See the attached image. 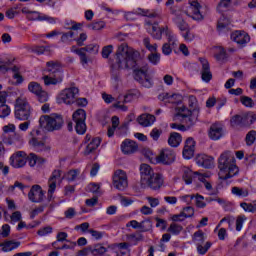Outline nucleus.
<instances>
[{
    "label": "nucleus",
    "instance_id": "nucleus-14",
    "mask_svg": "<svg viewBox=\"0 0 256 256\" xmlns=\"http://www.w3.org/2000/svg\"><path fill=\"white\" fill-rule=\"evenodd\" d=\"M231 39L240 47H246L247 43L251 41V36L245 31L237 30L231 33Z\"/></svg>",
    "mask_w": 256,
    "mask_h": 256
},
{
    "label": "nucleus",
    "instance_id": "nucleus-35",
    "mask_svg": "<svg viewBox=\"0 0 256 256\" xmlns=\"http://www.w3.org/2000/svg\"><path fill=\"white\" fill-rule=\"evenodd\" d=\"M44 85H57V83H61L63 81V76H52V75H45L43 77Z\"/></svg>",
    "mask_w": 256,
    "mask_h": 256
},
{
    "label": "nucleus",
    "instance_id": "nucleus-42",
    "mask_svg": "<svg viewBox=\"0 0 256 256\" xmlns=\"http://www.w3.org/2000/svg\"><path fill=\"white\" fill-rule=\"evenodd\" d=\"M153 229V222L150 219H146L140 222V233H147Z\"/></svg>",
    "mask_w": 256,
    "mask_h": 256
},
{
    "label": "nucleus",
    "instance_id": "nucleus-55",
    "mask_svg": "<svg viewBox=\"0 0 256 256\" xmlns=\"http://www.w3.org/2000/svg\"><path fill=\"white\" fill-rule=\"evenodd\" d=\"M148 60L152 65H157L161 61V54L159 53H151L148 55Z\"/></svg>",
    "mask_w": 256,
    "mask_h": 256
},
{
    "label": "nucleus",
    "instance_id": "nucleus-43",
    "mask_svg": "<svg viewBox=\"0 0 256 256\" xmlns=\"http://www.w3.org/2000/svg\"><path fill=\"white\" fill-rule=\"evenodd\" d=\"M42 90L43 88L41 87L40 83L30 82L28 84V91H30V93H33L34 95L41 93Z\"/></svg>",
    "mask_w": 256,
    "mask_h": 256
},
{
    "label": "nucleus",
    "instance_id": "nucleus-26",
    "mask_svg": "<svg viewBox=\"0 0 256 256\" xmlns=\"http://www.w3.org/2000/svg\"><path fill=\"white\" fill-rule=\"evenodd\" d=\"M26 18L28 21H48V23H55V18L41 14L37 11H32L29 15L26 16Z\"/></svg>",
    "mask_w": 256,
    "mask_h": 256
},
{
    "label": "nucleus",
    "instance_id": "nucleus-20",
    "mask_svg": "<svg viewBox=\"0 0 256 256\" xmlns=\"http://www.w3.org/2000/svg\"><path fill=\"white\" fill-rule=\"evenodd\" d=\"M189 4L192 14H188V17H191L194 21H203L204 17L201 14V4L197 0H190Z\"/></svg>",
    "mask_w": 256,
    "mask_h": 256
},
{
    "label": "nucleus",
    "instance_id": "nucleus-45",
    "mask_svg": "<svg viewBox=\"0 0 256 256\" xmlns=\"http://www.w3.org/2000/svg\"><path fill=\"white\" fill-rule=\"evenodd\" d=\"M90 251L94 256L105 255V253H107V248H105V246H101L100 244H97L94 246L93 249H90Z\"/></svg>",
    "mask_w": 256,
    "mask_h": 256
},
{
    "label": "nucleus",
    "instance_id": "nucleus-12",
    "mask_svg": "<svg viewBox=\"0 0 256 256\" xmlns=\"http://www.w3.org/2000/svg\"><path fill=\"white\" fill-rule=\"evenodd\" d=\"M175 151L165 148L162 149L160 154L156 157L158 163H162L163 165H171V163L175 162Z\"/></svg>",
    "mask_w": 256,
    "mask_h": 256
},
{
    "label": "nucleus",
    "instance_id": "nucleus-60",
    "mask_svg": "<svg viewBox=\"0 0 256 256\" xmlns=\"http://www.w3.org/2000/svg\"><path fill=\"white\" fill-rule=\"evenodd\" d=\"M36 96L38 97V101L40 103H47V101H49V94H47V92L44 90L40 91V93L36 94Z\"/></svg>",
    "mask_w": 256,
    "mask_h": 256
},
{
    "label": "nucleus",
    "instance_id": "nucleus-18",
    "mask_svg": "<svg viewBox=\"0 0 256 256\" xmlns=\"http://www.w3.org/2000/svg\"><path fill=\"white\" fill-rule=\"evenodd\" d=\"M236 163L237 160L235 159V157H232L230 161L226 160V180L233 179V177H237V175H239V167Z\"/></svg>",
    "mask_w": 256,
    "mask_h": 256
},
{
    "label": "nucleus",
    "instance_id": "nucleus-48",
    "mask_svg": "<svg viewBox=\"0 0 256 256\" xmlns=\"http://www.w3.org/2000/svg\"><path fill=\"white\" fill-rule=\"evenodd\" d=\"M11 115V108L7 104H0V117L5 119Z\"/></svg>",
    "mask_w": 256,
    "mask_h": 256
},
{
    "label": "nucleus",
    "instance_id": "nucleus-5",
    "mask_svg": "<svg viewBox=\"0 0 256 256\" xmlns=\"http://www.w3.org/2000/svg\"><path fill=\"white\" fill-rule=\"evenodd\" d=\"M144 23L148 33L153 37V39H157L158 41L163 39V33L167 31L168 26L159 27V21L151 19H145Z\"/></svg>",
    "mask_w": 256,
    "mask_h": 256
},
{
    "label": "nucleus",
    "instance_id": "nucleus-51",
    "mask_svg": "<svg viewBox=\"0 0 256 256\" xmlns=\"http://www.w3.org/2000/svg\"><path fill=\"white\" fill-rule=\"evenodd\" d=\"M232 193H233V195H236L237 197H248L249 196V191L244 190L239 187H233Z\"/></svg>",
    "mask_w": 256,
    "mask_h": 256
},
{
    "label": "nucleus",
    "instance_id": "nucleus-38",
    "mask_svg": "<svg viewBox=\"0 0 256 256\" xmlns=\"http://www.w3.org/2000/svg\"><path fill=\"white\" fill-rule=\"evenodd\" d=\"M173 21L180 31H189V24L185 22V19L180 14L176 15Z\"/></svg>",
    "mask_w": 256,
    "mask_h": 256
},
{
    "label": "nucleus",
    "instance_id": "nucleus-54",
    "mask_svg": "<svg viewBox=\"0 0 256 256\" xmlns=\"http://www.w3.org/2000/svg\"><path fill=\"white\" fill-rule=\"evenodd\" d=\"M209 249H211V242H206L205 246H203V244L197 246V252L199 255H205Z\"/></svg>",
    "mask_w": 256,
    "mask_h": 256
},
{
    "label": "nucleus",
    "instance_id": "nucleus-63",
    "mask_svg": "<svg viewBox=\"0 0 256 256\" xmlns=\"http://www.w3.org/2000/svg\"><path fill=\"white\" fill-rule=\"evenodd\" d=\"M75 37V32L70 31L67 33H63L61 37L62 43H67L68 41H71Z\"/></svg>",
    "mask_w": 256,
    "mask_h": 256
},
{
    "label": "nucleus",
    "instance_id": "nucleus-21",
    "mask_svg": "<svg viewBox=\"0 0 256 256\" xmlns=\"http://www.w3.org/2000/svg\"><path fill=\"white\" fill-rule=\"evenodd\" d=\"M61 178V170H54L48 180V199L53 197V193H55V189H57V179Z\"/></svg>",
    "mask_w": 256,
    "mask_h": 256
},
{
    "label": "nucleus",
    "instance_id": "nucleus-41",
    "mask_svg": "<svg viewBox=\"0 0 256 256\" xmlns=\"http://www.w3.org/2000/svg\"><path fill=\"white\" fill-rule=\"evenodd\" d=\"M192 241L197 246L203 245L205 243V233L203 232V230H198L197 232H195Z\"/></svg>",
    "mask_w": 256,
    "mask_h": 256
},
{
    "label": "nucleus",
    "instance_id": "nucleus-3",
    "mask_svg": "<svg viewBox=\"0 0 256 256\" xmlns=\"http://www.w3.org/2000/svg\"><path fill=\"white\" fill-rule=\"evenodd\" d=\"M39 125L41 129H44L49 133H53V131H61L63 129V125H65V120L63 119L62 115L57 113L42 115L39 118Z\"/></svg>",
    "mask_w": 256,
    "mask_h": 256
},
{
    "label": "nucleus",
    "instance_id": "nucleus-24",
    "mask_svg": "<svg viewBox=\"0 0 256 256\" xmlns=\"http://www.w3.org/2000/svg\"><path fill=\"white\" fill-rule=\"evenodd\" d=\"M156 173L153 171L148 164H142L140 166V185H143L145 182L149 181L151 177H153Z\"/></svg>",
    "mask_w": 256,
    "mask_h": 256
},
{
    "label": "nucleus",
    "instance_id": "nucleus-46",
    "mask_svg": "<svg viewBox=\"0 0 256 256\" xmlns=\"http://www.w3.org/2000/svg\"><path fill=\"white\" fill-rule=\"evenodd\" d=\"M255 139H256V131L255 130L249 131L246 134V138H245L246 145L248 147H251V145H253V143H255Z\"/></svg>",
    "mask_w": 256,
    "mask_h": 256
},
{
    "label": "nucleus",
    "instance_id": "nucleus-19",
    "mask_svg": "<svg viewBox=\"0 0 256 256\" xmlns=\"http://www.w3.org/2000/svg\"><path fill=\"white\" fill-rule=\"evenodd\" d=\"M202 68H201V79L205 83H209L211 79H213V74L211 73V66L209 65V61L205 58L199 59Z\"/></svg>",
    "mask_w": 256,
    "mask_h": 256
},
{
    "label": "nucleus",
    "instance_id": "nucleus-47",
    "mask_svg": "<svg viewBox=\"0 0 256 256\" xmlns=\"http://www.w3.org/2000/svg\"><path fill=\"white\" fill-rule=\"evenodd\" d=\"M183 231V226L177 224V223H172L170 224L168 228V233H172V235H179Z\"/></svg>",
    "mask_w": 256,
    "mask_h": 256
},
{
    "label": "nucleus",
    "instance_id": "nucleus-40",
    "mask_svg": "<svg viewBox=\"0 0 256 256\" xmlns=\"http://www.w3.org/2000/svg\"><path fill=\"white\" fill-rule=\"evenodd\" d=\"M111 249L115 251L116 254L118 253H129V243L122 242V243H116L110 246Z\"/></svg>",
    "mask_w": 256,
    "mask_h": 256
},
{
    "label": "nucleus",
    "instance_id": "nucleus-53",
    "mask_svg": "<svg viewBox=\"0 0 256 256\" xmlns=\"http://www.w3.org/2000/svg\"><path fill=\"white\" fill-rule=\"evenodd\" d=\"M79 170L77 169H73L70 170L66 173L65 177L67 181H75V179H77V177H79Z\"/></svg>",
    "mask_w": 256,
    "mask_h": 256
},
{
    "label": "nucleus",
    "instance_id": "nucleus-9",
    "mask_svg": "<svg viewBox=\"0 0 256 256\" xmlns=\"http://www.w3.org/2000/svg\"><path fill=\"white\" fill-rule=\"evenodd\" d=\"M113 186L118 191H125V188L129 186L127 181V173L123 170H117L113 176Z\"/></svg>",
    "mask_w": 256,
    "mask_h": 256
},
{
    "label": "nucleus",
    "instance_id": "nucleus-61",
    "mask_svg": "<svg viewBox=\"0 0 256 256\" xmlns=\"http://www.w3.org/2000/svg\"><path fill=\"white\" fill-rule=\"evenodd\" d=\"M37 233L40 237H45V235H49L50 233H53V227L46 226L44 228L39 229Z\"/></svg>",
    "mask_w": 256,
    "mask_h": 256
},
{
    "label": "nucleus",
    "instance_id": "nucleus-11",
    "mask_svg": "<svg viewBox=\"0 0 256 256\" xmlns=\"http://www.w3.org/2000/svg\"><path fill=\"white\" fill-rule=\"evenodd\" d=\"M32 138L29 141L31 147L35 149V151H45V140H43V136L41 135L40 130H33L31 132Z\"/></svg>",
    "mask_w": 256,
    "mask_h": 256
},
{
    "label": "nucleus",
    "instance_id": "nucleus-36",
    "mask_svg": "<svg viewBox=\"0 0 256 256\" xmlns=\"http://www.w3.org/2000/svg\"><path fill=\"white\" fill-rule=\"evenodd\" d=\"M195 172H193L191 169L184 167L183 168V175L182 179L185 181L186 185H191L193 183V179H195Z\"/></svg>",
    "mask_w": 256,
    "mask_h": 256
},
{
    "label": "nucleus",
    "instance_id": "nucleus-50",
    "mask_svg": "<svg viewBox=\"0 0 256 256\" xmlns=\"http://www.w3.org/2000/svg\"><path fill=\"white\" fill-rule=\"evenodd\" d=\"M240 102L242 103V105H244V107L252 108L255 106V102H253V98L249 96H241Z\"/></svg>",
    "mask_w": 256,
    "mask_h": 256
},
{
    "label": "nucleus",
    "instance_id": "nucleus-7",
    "mask_svg": "<svg viewBox=\"0 0 256 256\" xmlns=\"http://www.w3.org/2000/svg\"><path fill=\"white\" fill-rule=\"evenodd\" d=\"M79 95V88L70 87L61 91L58 97V103H65V105H73L75 99Z\"/></svg>",
    "mask_w": 256,
    "mask_h": 256
},
{
    "label": "nucleus",
    "instance_id": "nucleus-15",
    "mask_svg": "<svg viewBox=\"0 0 256 256\" xmlns=\"http://www.w3.org/2000/svg\"><path fill=\"white\" fill-rule=\"evenodd\" d=\"M27 154L23 151H18L10 157V165L15 169L25 167L27 164Z\"/></svg>",
    "mask_w": 256,
    "mask_h": 256
},
{
    "label": "nucleus",
    "instance_id": "nucleus-62",
    "mask_svg": "<svg viewBox=\"0 0 256 256\" xmlns=\"http://www.w3.org/2000/svg\"><path fill=\"white\" fill-rule=\"evenodd\" d=\"M89 27H91L93 31H101V29L105 28V22L104 21L93 22Z\"/></svg>",
    "mask_w": 256,
    "mask_h": 256
},
{
    "label": "nucleus",
    "instance_id": "nucleus-2",
    "mask_svg": "<svg viewBox=\"0 0 256 256\" xmlns=\"http://www.w3.org/2000/svg\"><path fill=\"white\" fill-rule=\"evenodd\" d=\"M188 106L190 109L186 106L176 107L175 119L186 125L188 129H191L199 120V111H201L197 97L190 95L188 97Z\"/></svg>",
    "mask_w": 256,
    "mask_h": 256
},
{
    "label": "nucleus",
    "instance_id": "nucleus-27",
    "mask_svg": "<svg viewBox=\"0 0 256 256\" xmlns=\"http://www.w3.org/2000/svg\"><path fill=\"white\" fill-rule=\"evenodd\" d=\"M196 163L199 165V167H204V169H211V167H213L214 159L211 156L201 154L196 158Z\"/></svg>",
    "mask_w": 256,
    "mask_h": 256
},
{
    "label": "nucleus",
    "instance_id": "nucleus-37",
    "mask_svg": "<svg viewBox=\"0 0 256 256\" xmlns=\"http://www.w3.org/2000/svg\"><path fill=\"white\" fill-rule=\"evenodd\" d=\"M191 199V201H195V205L196 207H199V208H203L205 207V202H203V196L197 194L196 196L195 195H185V196H182V200L183 201H187V199Z\"/></svg>",
    "mask_w": 256,
    "mask_h": 256
},
{
    "label": "nucleus",
    "instance_id": "nucleus-57",
    "mask_svg": "<svg viewBox=\"0 0 256 256\" xmlns=\"http://www.w3.org/2000/svg\"><path fill=\"white\" fill-rule=\"evenodd\" d=\"M215 59L218 61H223L225 59V49L223 47H216Z\"/></svg>",
    "mask_w": 256,
    "mask_h": 256
},
{
    "label": "nucleus",
    "instance_id": "nucleus-52",
    "mask_svg": "<svg viewBox=\"0 0 256 256\" xmlns=\"http://www.w3.org/2000/svg\"><path fill=\"white\" fill-rule=\"evenodd\" d=\"M181 213L184 219H189V217H193V215H195V209L191 206L184 207Z\"/></svg>",
    "mask_w": 256,
    "mask_h": 256
},
{
    "label": "nucleus",
    "instance_id": "nucleus-22",
    "mask_svg": "<svg viewBox=\"0 0 256 256\" xmlns=\"http://www.w3.org/2000/svg\"><path fill=\"white\" fill-rule=\"evenodd\" d=\"M138 149L137 142L133 140L126 139L121 144V151L124 155H133V153H137Z\"/></svg>",
    "mask_w": 256,
    "mask_h": 256
},
{
    "label": "nucleus",
    "instance_id": "nucleus-28",
    "mask_svg": "<svg viewBox=\"0 0 256 256\" xmlns=\"http://www.w3.org/2000/svg\"><path fill=\"white\" fill-rule=\"evenodd\" d=\"M136 15H141L142 17H147L146 19H161V14L157 11H149L143 8H138L135 10Z\"/></svg>",
    "mask_w": 256,
    "mask_h": 256
},
{
    "label": "nucleus",
    "instance_id": "nucleus-34",
    "mask_svg": "<svg viewBox=\"0 0 256 256\" xmlns=\"http://www.w3.org/2000/svg\"><path fill=\"white\" fill-rule=\"evenodd\" d=\"M218 176L220 181H225V153H222L218 158Z\"/></svg>",
    "mask_w": 256,
    "mask_h": 256
},
{
    "label": "nucleus",
    "instance_id": "nucleus-6",
    "mask_svg": "<svg viewBox=\"0 0 256 256\" xmlns=\"http://www.w3.org/2000/svg\"><path fill=\"white\" fill-rule=\"evenodd\" d=\"M72 119L76 124V133H78V135H85L87 131V124H85V119H87V113L83 109H78L73 113Z\"/></svg>",
    "mask_w": 256,
    "mask_h": 256
},
{
    "label": "nucleus",
    "instance_id": "nucleus-8",
    "mask_svg": "<svg viewBox=\"0 0 256 256\" xmlns=\"http://www.w3.org/2000/svg\"><path fill=\"white\" fill-rule=\"evenodd\" d=\"M164 181L165 180L163 179V175L156 173L150 178H148V180H146V182L141 185V188L142 189L148 188V189H151L152 191H159V189L163 187Z\"/></svg>",
    "mask_w": 256,
    "mask_h": 256
},
{
    "label": "nucleus",
    "instance_id": "nucleus-10",
    "mask_svg": "<svg viewBox=\"0 0 256 256\" xmlns=\"http://www.w3.org/2000/svg\"><path fill=\"white\" fill-rule=\"evenodd\" d=\"M254 122L255 117L249 115H234L230 120L231 127H249Z\"/></svg>",
    "mask_w": 256,
    "mask_h": 256
},
{
    "label": "nucleus",
    "instance_id": "nucleus-4",
    "mask_svg": "<svg viewBox=\"0 0 256 256\" xmlns=\"http://www.w3.org/2000/svg\"><path fill=\"white\" fill-rule=\"evenodd\" d=\"M14 117L18 121H29L31 117V105L27 98L20 96L14 102Z\"/></svg>",
    "mask_w": 256,
    "mask_h": 256
},
{
    "label": "nucleus",
    "instance_id": "nucleus-64",
    "mask_svg": "<svg viewBox=\"0 0 256 256\" xmlns=\"http://www.w3.org/2000/svg\"><path fill=\"white\" fill-rule=\"evenodd\" d=\"M78 47H83L87 41V33H81L78 38L75 39Z\"/></svg>",
    "mask_w": 256,
    "mask_h": 256
},
{
    "label": "nucleus",
    "instance_id": "nucleus-16",
    "mask_svg": "<svg viewBox=\"0 0 256 256\" xmlns=\"http://www.w3.org/2000/svg\"><path fill=\"white\" fill-rule=\"evenodd\" d=\"M46 73L52 77H63V68L59 61H48L46 63Z\"/></svg>",
    "mask_w": 256,
    "mask_h": 256
},
{
    "label": "nucleus",
    "instance_id": "nucleus-56",
    "mask_svg": "<svg viewBox=\"0 0 256 256\" xmlns=\"http://www.w3.org/2000/svg\"><path fill=\"white\" fill-rule=\"evenodd\" d=\"M9 235H11V226H9V224H4L2 226V232H0V239H5L9 237Z\"/></svg>",
    "mask_w": 256,
    "mask_h": 256
},
{
    "label": "nucleus",
    "instance_id": "nucleus-17",
    "mask_svg": "<svg viewBox=\"0 0 256 256\" xmlns=\"http://www.w3.org/2000/svg\"><path fill=\"white\" fill-rule=\"evenodd\" d=\"M216 11L220 15V18L217 21L216 29L218 33H223V30L225 29V0H220L216 6Z\"/></svg>",
    "mask_w": 256,
    "mask_h": 256
},
{
    "label": "nucleus",
    "instance_id": "nucleus-39",
    "mask_svg": "<svg viewBox=\"0 0 256 256\" xmlns=\"http://www.w3.org/2000/svg\"><path fill=\"white\" fill-rule=\"evenodd\" d=\"M71 52L75 53L80 57V63H82V65H87V63H89V60L87 59V54L83 52V48H77V46H72Z\"/></svg>",
    "mask_w": 256,
    "mask_h": 256
},
{
    "label": "nucleus",
    "instance_id": "nucleus-29",
    "mask_svg": "<svg viewBox=\"0 0 256 256\" xmlns=\"http://www.w3.org/2000/svg\"><path fill=\"white\" fill-rule=\"evenodd\" d=\"M139 125L142 127H151L155 123V116L151 114H142L137 118Z\"/></svg>",
    "mask_w": 256,
    "mask_h": 256
},
{
    "label": "nucleus",
    "instance_id": "nucleus-31",
    "mask_svg": "<svg viewBox=\"0 0 256 256\" xmlns=\"http://www.w3.org/2000/svg\"><path fill=\"white\" fill-rule=\"evenodd\" d=\"M181 141H183L181 134L177 132L170 133L168 138V145H170V147H179V145H181Z\"/></svg>",
    "mask_w": 256,
    "mask_h": 256
},
{
    "label": "nucleus",
    "instance_id": "nucleus-32",
    "mask_svg": "<svg viewBox=\"0 0 256 256\" xmlns=\"http://www.w3.org/2000/svg\"><path fill=\"white\" fill-rule=\"evenodd\" d=\"M159 101H166V99H169L170 103H176V105H179L181 103V95H169L167 93H162L158 96Z\"/></svg>",
    "mask_w": 256,
    "mask_h": 256
},
{
    "label": "nucleus",
    "instance_id": "nucleus-59",
    "mask_svg": "<svg viewBox=\"0 0 256 256\" xmlns=\"http://www.w3.org/2000/svg\"><path fill=\"white\" fill-rule=\"evenodd\" d=\"M113 53V45L104 46L102 49L103 59H109V55Z\"/></svg>",
    "mask_w": 256,
    "mask_h": 256
},
{
    "label": "nucleus",
    "instance_id": "nucleus-44",
    "mask_svg": "<svg viewBox=\"0 0 256 256\" xmlns=\"http://www.w3.org/2000/svg\"><path fill=\"white\" fill-rule=\"evenodd\" d=\"M27 158L30 167H35L37 163H42L44 161L42 158L37 157L35 153H30Z\"/></svg>",
    "mask_w": 256,
    "mask_h": 256
},
{
    "label": "nucleus",
    "instance_id": "nucleus-30",
    "mask_svg": "<svg viewBox=\"0 0 256 256\" xmlns=\"http://www.w3.org/2000/svg\"><path fill=\"white\" fill-rule=\"evenodd\" d=\"M21 246V242L15 240H8L0 244L2 247V251L4 253H9V251H13Z\"/></svg>",
    "mask_w": 256,
    "mask_h": 256
},
{
    "label": "nucleus",
    "instance_id": "nucleus-49",
    "mask_svg": "<svg viewBox=\"0 0 256 256\" xmlns=\"http://www.w3.org/2000/svg\"><path fill=\"white\" fill-rule=\"evenodd\" d=\"M83 49V53H85V51L87 53H93L94 55H97V53H99V45L97 44H89L86 47H82Z\"/></svg>",
    "mask_w": 256,
    "mask_h": 256
},
{
    "label": "nucleus",
    "instance_id": "nucleus-13",
    "mask_svg": "<svg viewBox=\"0 0 256 256\" xmlns=\"http://www.w3.org/2000/svg\"><path fill=\"white\" fill-rule=\"evenodd\" d=\"M45 197V191L40 185H33L28 193V199L32 203H42Z\"/></svg>",
    "mask_w": 256,
    "mask_h": 256
},
{
    "label": "nucleus",
    "instance_id": "nucleus-1",
    "mask_svg": "<svg viewBox=\"0 0 256 256\" xmlns=\"http://www.w3.org/2000/svg\"><path fill=\"white\" fill-rule=\"evenodd\" d=\"M140 56L139 51L129 47L127 43H122L116 51V61L111 66L112 71L115 73L119 69H133L135 81L142 85V87L151 89L153 87V80H151L149 75V66H139L137 59Z\"/></svg>",
    "mask_w": 256,
    "mask_h": 256
},
{
    "label": "nucleus",
    "instance_id": "nucleus-33",
    "mask_svg": "<svg viewBox=\"0 0 256 256\" xmlns=\"http://www.w3.org/2000/svg\"><path fill=\"white\" fill-rule=\"evenodd\" d=\"M101 145V138L97 137L92 139V141L86 146L84 155H91Z\"/></svg>",
    "mask_w": 256,
    "mask_h": 256
},
{
    "label": "nucleus",
    "instance_id": "nucleus-25",
    "mask_svg": "<svg viewBox=\"0 0 256 256\" xmlns=\"http://www.w3.org/2000/svg\"><path fill=\"white\" fill-rule=\"evenodd\" d=\"M182 155L184 159H191L195 155V140L193 138L186 140Z\"/></svg>",
    "mask_w": 256,
    "mask_h": 256
},
{
    "label": "nucleus",
    "instance_id": "nucleus-23",
    "mask_svg": "<svg viewBox=\"0 0 256 256\" xmlns=\"http://www.w3.org/2000/svg\"><path fill=\"white\" fill-rule=\"evenodd\" d=\"M208 135L212 141H219V139L223 137V124H212L210 126Z\"/></svg>",
    "mask_w": 256,
    "mask_h": 256
},
{
    "label": "nucleus",
    "instance_id": "nucleus-58",
    "mask_svg": "<svg viewBox=\"0 0 256 256\" xmlns=\"http://www.w3.org/2000/svg\"><path fill=\"white\" fill-rule=\"evenodd\" d=\"M163 134V130L159 128H154L150 132V137L153 139V141H159V137Z\"/></svg>",
    "mask_w": 256,
    "mask_h": 256
}]
</instances>
